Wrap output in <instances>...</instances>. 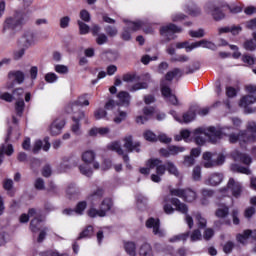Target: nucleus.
Masks as SVG:
<instances>
[{
  "label": "nucleus",
  "instance_id": "f257e3e1",
  "mask_svg": "<svg viewBox=\"0 0 256 256\" xmlns=\"http://www.w3.org/2000/svg\"><path fill=\"white\" fill-rule=\"evenodd\" d=\"M227 131H233V127H222L217 128L215 126H210L207 129L197 128L194 130V141L196 145H205V138L201 135L208 137L210 143H217L223 139V135L227 136Z\"/></svg>",
  "mask_w": 256,
  "mask_h": 256
},
{
  "label": "nucleus",
  "instance_id": "f03ea898",
  "mask_svg": "<svg viewBox=\"0 0 256 256\" xmlns=\"http://www.w3.org/2000/svg\"><path fill=\"white\" fill-rule=\"evenodd\" d=\"M23 25H25V13L16 11L4 20L2 33L3 35L8 33L9 37H15L17 29L22 28Z\"/></svg>",
  "mask_w": 256,
  "mask_h": 256
},
{
  "label": "nucleus",
  "instance_id": "7ed1b4c3",
  "mask_svg": "<svg viewBox=\"0 0 256 256\" xmlns=\"http://www.w3.org/2000/svg\"><path fill=\"white\" fill-rule=\"evenodd\" d=\"M111 207H113V202L109 198H105L101 205L100 209H95V203H92V207L88 210V217L95 219V217H105L107 215V211H111Z\"/></svg>",
  "mask_w": 256,
  "mask_h": 256
},
{
  "label": "nucleus",
  "instance_id": "20e7f679",
  "mask_svg": "<svg viewBox=\"0 0 256 256\" xmlns=\"http://www.w3.org/2000/svg\"><path fill=\"white\" fill-rule=\"evenodd\" d=\"M160 89L162 96L168 103H171V105L175 106L179 105V99H177V96L173 94L171 87H169V84H167V82L161 81Z\"/></svg>",
  "mask_w": 256,
  "mask_h": 256
},
{
  "label": "nucleus",
  "instance_id": "39448f33",
  "mask_svg": "<svg viewBox=\"0 0 256 256\" xmlns=\"http://www.w3.org/2000/svg\"><path fill=\"white\" fill-rule=\"evenodd\" d=\"M227 191H231L233 197L238 199V197H241V193H243V186L235 181V178H230L226 187L221 189L222 193H225Z\"/></svg>",
  "mask_w": 256,
  "mask_h": 256
},
{
  "label": "nucleus",
  "instance_id": "423d86ee",
  "mask_svg": "<svg viewBox=\"0 0 256 256\" xmlns=\"http://www.w3.org/2000/svg\"><path fill=\"white\" fill-rule=\"evenodd\" d=\"M8 79L12 81V83L7 86V89H13L15 83H17V85H23V83H25V72L21 70H12L8 72Z\"/></svg>",
  "mask_w": 256,
  "mask_h": 256
},
{
  "label": "nucleus",
  "instance_id": "0eeeda50",
  "mask_svg": "<svg viewBox=\"0 0 256 256\" xmlns=\"http://www.w3.org/2000/svg\"><path fill=\"white\" fill-rule=\"evenodd\" d=\"M85 119V112L79 110L74 112L72 116L73 124L71 125V131L74 135H81V120Z\"/></svg>",
  "mask_w": 256,
  "mask_h": 256
},
{
  "label": "nucleus",
  "instance_id": "6e6552de",
  "mask_svg": "<svg viewBox=\"0 0 256 256\" xmlns=\"http://www.w3.org/2000/svg\"><path fill=\"white\" fill-rule=\"evenodd\" d=\"M146 167H149L150 169L156 168V173L161 176L167 171V166H165L163 161L159 158H150L147 160Z\"/></svg>",
  "mask_w": 256,
  "mask_h": 256
},
{
  "label": "nucleus",
  "instance_id": "1a4fd4ad",
  "mask_svg": "<svg viewBox=\"0 0 256 256\" xmlns=\"http://www.w3.org/2000/svg\"><path fill=\"white\" fill-rule=\"evenodd\" d=\"M143 27V22H130L128 24V27L123 29V32L121 34V38L123 41H131V32L130 31H139Z\"/></svg>",
  "mask_w": 256,
  "mask_h": 256
},
{
  "label": "nucleus",
  "instance_id": "9d476101",
  "mask_svg": "<svg viewBox=\"0 0 256 256\" xmlns=\"http://www.w3.org/2000/svg\"><path fill=\"white\" fill-rule=\"evenodd\" d=\"M83 106H85V107L89 106V98H88L87 94H84V95L78 97V99L76 101L68 104L65 107V113L71 114V113H73L74 107H83Z\"/></svg>",
  "mask_w": 256,
  "mask_h": 256
},
{
  "label": "nucleus",
  "instance_id": "9b49d317",
  "mask_svg": "<svg viewBox=\"0 0 256 256\" xmlns=\"http://www.w3.org/2000/svg\"><path fill=\"white\" fill-rule=\"evenodd\" d=\"M18 45L24 47L25 49H29L32 45H35V32L26 31L20 40H18Z\"/></svg>",
  "mask_w": 256,
  "mask_h": 256
},
{
  "label": "nucleus",
  "instance_id": "f8f14e48",
  "mask_svg": "<svg viewBox=\"0 0 256 256\" xmlns=\"http://www.w3.org/2000/svg\"><path fill=\"white\" fill-rule=\"evenodd\" d=\"M124 149L128 151V153H141V142H133V136L129 135L124 138Z\"/></svg>",
  "mask_w": 256,
  "mask_h": 256
},
{
  "label": "nucleus",
  "instance_id": "ddd939ff",
  "mask_svg": "<svg viewBox=\"0 0 256 256\" xmlns=\"http://www.w3.org/2000/svg\"><path fill=\"white\" fill-rule=\"evenodd\" d=\"M43 149V151H49L51 149V142H49V136L44 137L42 140H37L32 148V153L37 155Z\"/></svg>",
  "mask_w": 256,
  "mask_h": 256
},
{
  "label": "nucleus",
  "instance_id": "4468645a",
  "mask_svg": "<svg viewBox=\"0 0 256 256\" xmlns=\"http://www.w3.org/2000/svg\"><path fill=\"white\" fill-rule=\"evenodd\" d=\"M63 127H65V119L54 120L49 127L50 135H52L53 137H57V135H61V130L63 129Z\"/></svg>",
  "mask_w": 256,
  "mask_h": 256
},
{
  "label": "nucleus",
  "instance_id": "2eb2a0df",
  "mask_svg": "<svg viewBox=\"0 0 256 256\" xmlns=\"http://www.w3.org/2000/svg\"><path fill=\"white\" fill-rule=\"evenodd\" d=\"M79 165V158L76 156H68L63 158V162L60 167L63 171H67L68 169H73V167H77Z\"/></svg>",
  "mask_w": 256,
  "mask_h": 256
},
{
  "label": "nucleus",
  "instance_id": "dca6fc26",
  "mask_svg": "<svg viewBox=\"0 0 256 256\" xmlns=\"http://www.w3.org/2000/svg\"><path fill=\"white\" fill-rule=\"evenodd\" d=\"M146 227L147 229H153V233L154 235H159V237H161L163 235V232H161V222L159 221V218H149L146 221Z\"/></svg>",
  "mask_w": 256,
  "mask_h": 256
},
{
  "label": "nucleus",
  "instance_id": "f3484780",
  "mask_svg": "<svg viewBox=\"0 0 256 256\" xmlns=\"http://www.w3.org/2000/svg\"><path fill=\"white\" fill-rule=\"evenodd\" d=\"M169 201L174 205L175 211H178V213H182V215H187L189 213V206L181 202L178 198H171Z\"/></svg>",
  "mask_w": 256,
  "mask_h": 256
},
{
  "label": "nucleus",
  "instance_id": "a211bd4d",
  "mask_svg": "<svg viewBox=\"0 0 256 256\" xmlns=\"http://www.w3.org/2000/svg\"><path fill=\"white\" fill-rule=\"evenodd\" d=\"M160 33L165 37H171L174 33H181V28L175 24H169L160 28Z\"/></svg>",
  "mask_w": 256,
  "mask_h": 256
},
{
  "label": "nucleus",
  "instance_id": "6ab92c4d",
  "mask_svg": "<svg viewBox=\"0 0 256 256\" xmlns=\"http://www.w3.org/2000/svg\"><path fill=\"white\" fill-rule=\"evenodd\" d=\"M231 157L234 161L244 163V165H250L251 163V157L249 155L243 154L237 150L232 152Z\"/></svg>",
  "mask_w": 256,
  "mask_h": 256
},
{
  "label": "nucleus",
  "instance_id": "aec40b11",
  "mask_svg": "<svg viewBox=\"0 0 256 256\" xmlns=\"http://www.w3.org/2000/svg\"><path fill=\"white\" fill-rule=\"evenodd\" d=\"M243 31V27L241 26H225L218 28V35H223V33H231L232 35H239V33Z\"/></svg>",
  "mask_w": 256,
  "mask_h": 256
},
{
  "label": "nucleus",
  "instance_id": "412c9836",
  "mask_svg": "<svg viewBox=\"0 0 256 256\" xmlns=\"http://www.w3.org/2000/svg\"><path fill=\"white\" fill-rule=\"evenodd\" d=\"M117 98L119 99V102H117V105H122L125 107H129V104L131 103V95L129 92L120 91L117 94Z\"/></svg>",
  "mask_w": 256,
  "mask_h": 256
},
{
  "label": "nucleus",
  "instance_id": "4be33fe9",
  "mask_svg": "<svg viewBox=\"0 0 256 256\" xmlns=\"http://www.w3.org/2000/svg\"><path fill=\"white\" fill-rule=\"evenodd\" d=\"M223 182V175L221 173H214L210 175L208 180L206 181V185H210L211 187H217V185Z\"/></svg>",
  "mask_w": 256,
  "mask_h": 256
},
{
  "label": "nucleus",
  "instance_id": "5701e85b",
  "mask_svg": "<svg viewBox=\"0 0 256 256\" xmlns=\"http://www.w3.org/2000/svg\"><path fill=\"white\" fill-rule=\"evenodd\" d=\"M240 145L241 143H253L255 142V135L249 134L248 130H241L239 133Z\"/></svg>",
  "mask_w": 256,
  "mask_h": 256
},
{
  "label": "nucleus",
  "instance_id": "b1692460",
  "mask_svg": "<svg viewBox=\"0 0 256 256\" xmlns=\"http://www.w3.org/2000/svg\"><path fill=\"white\" fill-rule=\"evenodd\" d=\"M124 249L129 256H137V244L133 241H124Z\"/></svg>",
  "mask_w": 256,
  "mask_h": 256
},
{
  "label": "nucleus",
  "instance_id": "393cba45",
  "mask_svg": "<svg viewBox=\"0 0 256 256\" xmlns=\"http://www.w3.org/2000/svg\"><path fill=\"white\" fill-rule=\"evenodd\" d=\"M175 77H183V70L179 69V68H174L173 70L169 71L166 73L165 75V83H167V81H173V79H175Z\"/></svg>",
  "mask_w": 256,
  "mask_h": 256
},
{
  "label": "nucleus",
  "instance_id": "a878e982",
  "mask_svg": "<svg viewBox=\"0 0 256 256\" xmlns=\"http://www.w3.org/2000/svg\"><path fill=\"white\" fill-rule=\"evenodd\" d=\"M14 111L17 117H23V113H25V100H23V98L15 102Z\"/></svg>",
  "mask_w": 256,
  "mask_h": 256
},
{
  "label": "nucleus",
  "instance_id": "bb28decb",
  "mask_svg": "<svg viewBox=\"0 0 256 256\" xmlns=\"http://www.w3.org/2000/svg\"><path fill=\"white\" fill-rule=\"evenodd\" d=\"M253 103H256V97L253 95H246L241 98L239 106L247 109V107H249V105H253Z\"/></svg>",
  "mask_w": 256,
  "mask_h": 256
},
{
  "label": "nucleus",
  "instance_id": "cd10ccee",
  "mask_svg": "<svg viewBox=\"0 0 256 256\" xmlns=\"http://www.w3.org/2000/svg\"><path fill=\"white\" fill-rule=\"evenodd\" d=\"M182 199L186 201V203H193V201L197 199V193L191 190V188H186Z\"/></svg>",
  "mask_w": 256,
  "mask_h": 256
},
{
  "label": "nucleus",
  "instance_id": "c85d7f7f",
  "mask_svg": "<svg viewBox=\"0 0 256 256\" xmlns=\"http://www.w3.org/2000/svg\"><path fill=\"white\" fill-rule=\"evenodd\" d=\"M197 108H190L189 111L183 114V123H191V121H195V117L197 116Z\"/></svg>",
  "mask_w": 256,
  "mask_h": 256
},
{
  "label": "nucleus",
  "instance_id": "c756f323",
  "mask_svg": "<svg viewBox=\"0 0 256 256\" xmlns=\"http://www.w3.org/2000/svg\"><path fill=\"white\" fill-rule=\"evenodd\" d=\"M14 150H13V145L8 144L7 148H5V144H2L0 146V165L3 163V156L6 154L8 156L13 155Z\"/></svg>",
  "mask_w": 256,
  "mask_h": 256
},
{
  "label": "nucleus",
  "instance_id": "7c9ffc66",
  "mask_svg": "<svg viewBox=\"0 0 256 256\" xmlns=\"http://www.w3.org/2000/svg\"><path fill=\"white\" fill-rule=\"evenodd\" d=\"M211 14L215 21H221L225 17V13L218 6L211 7Z\"/></svg>",
  "mask_w": 256,
  "mask_h": 256
},
{
  "label": "nucleus",
  "instance_id": "2f4dec72",
  "mask_svg": "<svg viewBox=\"0 0 256 256\" xmlns=\"http://www.w3.org/2000/svg\"><path fill=\"white\" fill-rule=\"evenodd\" d=\"M95 152L93 150H87L82 154V161L86 163V165H90V163H93L95 161Z\"/></svg>",
  "mask_w": 256,
  "mask_h": 256
},
{
  "label": "nucleus",
  "instance_id": "473e14b6",
  "mask_svg": "<svg viewBox=\"0 0 256 256\" xmlns=\"http://www.w3.org/2000/svg\"><path fill=\"white\" fill-rule=\"evenodd\" d=\"M41 223H43V219L40 217H35L30 222V229L33 233H37V231H41Z\"/></svg>",
  "mask_w": 256,
  "mask_h": 256
},
{
  "label": "nucleus",
  "instance_id": "72a5a7b5",
  "mask_svg": "<svg viewBox=\"0 0 256 256\" xmlns=\"http://www.w3.org/2000/svg\"><path fill=\"white\" fill-rule=\"evenodd\" d=\"M231 171H233V173H243L244 175H251V170H249V168L243 167L239 164H232Z\"/></svg>",
  "mask_w": 256,
  "mask_h": 256
},
{
  "label": "nucleus",
  "instance_id": "f704fd0d",
  "mask_svg": "<svg viewBox=\"0 0 256 256\" xmlns=\"http://www.w3.org/2000/svg\"><path fill=\"white\" fill-rule=\"evenodd\" d=\"M140 256H153V248L149 243H144L140 247Z\"/></svg>",
  "mask_w": 256,
  "mask_h": 256
},
{
  "label": "nucleus",
  "instance_id": "c9c22d12",
  "mask_svg": "<svg viewBox=\"0 0 256 256\" xmlns=\"http://www.w3.org/2000/svg\"><path fill=\"white\" fill-rule=\"evenodd\" d=\"M3 189H5V191H7L8 195L10 197H13L15 195V191L13 190V180L5 179L3 181Z\"/></svg>",
  "mask_w": 256,
  "mask_h": 256
},
{
  "label": "nucleus",
  "instance_id": "e433bc0d",
  "mask_svg": "<svg viewBox=\"0 0 256 256\" xmlns=\"http://www.w3.org/2000/svg\"><path fill=\"white\" fill-rule=\"evenodd\" d=\"M87 237H93V226H87L77 237L76 241H81V239H87Z\"/></svg>",
  "mask_w": 256,
  "mask_h": 256
},
{
  "label": "nucleus",
  "instance_id": "4c0bfd02",
  "mask_svg": "<svg viewBox=\"0 0 256 256\" xmlns=\"http://www.w3.org/2000/svg\"><path fill=\"white\" fill-rule=\"evenodd\" d=\"M67 196L70 199H75V197L79 196V189L75 186V184H70L66 190Z\"/></svg>",
  "mask_w": 256,
  "mask_h": 256
},
{
  "label": "nucleus",
  "instance_id": "58836bf2",
  "mask_svg": "<svg viewBox=\"0 0 256 256\" xmlns=\"http://www.w3.org/2000/svg\"><path fill=\"white\" fill-rule=\"evenodd\" d=\"M104 193L105 191L103 190V188H98L92 194L89 195L88 199L90 201L101 200L103 198Z\"/></svg>",
  "mask_w": 256,
  "mask_h": 256
},
{
  "label": "nucleus",
  "instance_id": "ea45409f",
  "mask_svg": "<svg viewBox=\"0 0 256 256\" xmlns=\"http://www.w3.org/2000/svg\"><path fill=\"white\" fill-rule=\"evenodd\" d=\"M215 215H216V217H218V219H226V217H229V208L227 206L218 208L215 211Z\"/></svg>",
  "mask_w": 256,
  "mask_h": 256
},
{
  "label": "nucleus",
  "instance_id": "a19ab883",
  "mask_svg": "<svg viewBox=\"0 0 256 256\" xmlns=\"http://www.w3.org/2000/svg\"><path fill=\"white\" fill-rule=\"evenodd\" d=\"M166 171L170 173V175H174L175 177H179V170L177 169V166L171 161L166 162Z\"/></svg>",
  "mask_w": 256,
  "mask_h": 256
},
{
  "label": "nucleus",
  "instance_id": "79ce46f5",
  "mask_svg": "<svg viewBox=\"0 0 256 256\" xmlns=\"http://www.w3.org/2000/svg\"><path fill=\"white\" fill-rule=\"evenodd\" d=\"M189 235H191V232L178 234L170 238L169 241L170 243H177V241H187V239H189Z\"/></svg>",
  "mask_w": 256,
  "mask_h": 256
},
{
  "label": "nucleus",
  "instance_id": "37998d69",
  "mask_svg": "<svg viewBox=\"0 0 256 256\" xmlns=\"http://www.w3.org/2000/svg\"><path fill=\"white\" fill-rule=\"evenodd\" d=\"M186 13L191 15V17H197L201 15V8L197 7L196 5L187 6Z\"/></svg>",
  "mask_w": 256,
  "mask_h": 256
},
{
  "label": "nucleus",
  "instance_id": "c03bdc74",
  "mask_svg": "<svg viewBox=\"0 0 256 256\" xmlns=\"http://www.w3.org/2000/svg\"><path fill=\"white\" fill-rule=\"evenodd\" d=\"M170 195H172V197H179L180 199H183V197L185 196V189H181V188H170Z\"/></svg>",
  "mask_w": 256,
  "mask_h": 256
},
{
  "label": "nucleus",
  "instance_id": "a18cd8bd",
  "mask_svg": "<svg viewBox=\"0 0 256 256\" xmlns=\"http://www.w3.org/2000/svg\"><path fill=\"white\" fill-rule=\"evenodd\" d=\"M168 149H170V155L172 156L179 155V153H183V151H185V147L175 145H169Z\"/></svg>",
  "mask_w": 256,
  "mask_h": 256
},
{
  "label": "nucleus",
  "instance_id": "49530a36",
  "mask_svg": "<svg viewBox=\"0 0 256 256\" xmlns=\"http://www.w3.org/2000/svg\"><path fill=\"white\" fill-rule=\"evenodd\" d=\"M143 137L146 139V141H150L151 143L157 142V135L151 130L145 131Z\"/></svg>",
  "mask_w": 256,
  "mask_h": 256
},
{
  "label": "nucleus",
  "instance_id": "de8ad7c7",
  "mask_svg": "<svg viewBox=\"0 0 256 256\" xmlns=\"http://www.w3.org/2000/svg\"><path fill=\"white\" fill-rule=\"evenodd\" d=\"M189 35L195 39H201L202 37H205V30H203V28L198 30H190Z\"/></svg>",
  "mask_w": 256,
  "mask_h": 256
},
{
  "label": "nucleus",
  "instance_id": "09e8293b",
  "mask_svg": "<svg viewBox=\"0 0 256 256\" xmlns=\"http://www.w3.org/2000/svg\"><path fill=\"white\" fill-rule=\"evenodd\" d=\"M196 221L199 229H205L207 227V219H205L200 213L196 214Z\"/></svg>",
  "mask_w": 256,
  "mask_h": 256
},
{
  "label": "nucleus",
  "instance_id": "8fccbe9b",
  "mask_svg": "<svg viewBox=\"0 0 256 256\" xmlns=\"http://www.w3.org/2000/svg\"><path fill=\"white\" fill-rule=\"evenodd\" d=\"M243 47L246 51H256V43L255 40L250 39L246 40L243 44Z\"/></svg>",
  "mask_w": 256,
  "mask_h": 256
},
{
  "label": "nucleus",
  "instance_id": "3c124183",
  "mask_svg": "<svg viewBox=\"0 0 256 256\" xmlns=\"http://www.w3.org/2000/svg\"><path fill=\"white\" fill-rule=\"evenodd\" d=\"M108 149H110V151H116L118 155H123V148H121V144H119V142L111 143L108 145Z\"/></svg>",
  "mask_w": 256,
  "mask_h": 256
},
{
  "label": "nucleus",
  "instance_id": "603ef678",
  "mask_svg": "<svg viewBox=\"0 0 256 256\" xmlns=\"http://www.w3.org/2000/svg\"><path fill=\"white\" fill-rule=\"evenodd\" d=\"M79 26L80 35H87L89 33V25H87L85 22L78 20L77 21Z\"/></svg>",
  "mask_w": 256,
  "mask_h": 256
},
{
  "label": "nucleus",
  "instance_id": "864d4df0",
  "mask_svg": "<svg viewBox=\"0 0 256 256\" xmlns=\"http://www.w3.org/2000/svg\"><path fill=\"white\" fill-rule=\"evenodd\" d=\"M85 209H87V202L85 201H81L76 205V208L74 209V212L77 215H83V211H85Z\"/></svg>",
  "mask_w": 256,
  "mask_h": 256
},
{
  "label": "nucleus",
  "instance_id": "5fc2aeb1",
  "mask_svg": "<svg viewBox=\"0 0 256 256\" xmlns=\"http://www.w3.org/2000/svg\"><path fill=\"white\" fill-rule=\"evenodd\" d=\"M24 94L25 90L21 87L16 88L12 91V96L14 97V99H17V101H19V99H23Z\"/></svg>",
  "mask_w": 256,
  "mask_h": 256
},
{
  "label": "nucleus",
  "instance_id": "6e6d98bb",
  "mask_svg": "<svg viewBox=\"0 0 256 256\" xmlns=\"http://www.w3.org/2000/svg\"><path fill=\"white\" fill-rule=\"evenodd\" d=\"M233 249H235V243H233V241H228L223 245V251L226 255L232 253Z\"/></svg>",
  "mask_w": 256,
  "mask_h": 256
},
{
  "label": "nucleus",
  "instance_id": "4d7b16f0",
  "mask_svg": "<svg viewBox=\"0 0 256 256\" xmlns=\"http://www.w3.org/2000/svg\"><path fill=\"white\" fill-rule=\"evenodd\" d=\"M127 119V112L119 110V115L114 118V123L119 125L120 123H123Z\"/></svg>",
  "mask_w": 256,
  "mask_h": 256
},
{
  "label": "nucleus",
  "instance_id": "13d9d810",
  "mask_svg": "<svg viewBox=\"0 0 256 256\" xmlns=\"http://www.w3.org/2000/svg\"><path fill=\"white\" fill-rule=\"evenodd\" d=\"M34 187L37 189V191H44L45 180H43V178H37L34 182Z\"/></svg>",
  "mask_w": 256,
  "mask_h": 256
},
{
  "label": "nucleus",
  "instance_id": "bf43d9fd",
  "mask_svg": "<svg viewBox=\"0 0 256 256\" xmlns=\"http://www.w3.org/2000/svg\"><path fill=\"white\" fill-rule=\"evenodd\" d=\"M195 165V158L192 155L185 156L183 161L184 167H193Z\"/></svg>",
  "mask_w": 256,
  "mask_h": 256
},
{
  "label": "nucleus",
  "instance_id": "052dcab7",
  "mask_svg": "<svg viewBox=\"0 0 256 256\" xmlns=\"http://www.w3.org/2000/svg\"><path fill=\"white\" fill-rule=\"evenodd\" d=\"M201 230L199 229H195L194 231H192L191 235H190V241L195 242V241H201Z\"/></svg>",
  "mask_w": 256,
  "mask_h": 256
},
{
  "label": "nucleus",
  "instance_id": "680f3d73",
  "mask_svg": "<svg viewBox=\"0 0 256 256\" xmlns=\"http://www.w3.org/2000/svg\"><path fill=\"white\" fill-rule=\"evenodd\" d=\"M104 31L107 33L109 37H115L119 31L117 30L116 27L113 26H106L104 28Z\"/></svg>",
  "mask_w": 256,
  "mask_h": 256
},
{
  "label": "nucleus",
  "instance_id": "e2e57ef3",
  "mask_svg": "<svg viewBox=\"0 0 256 256\" xmlns=\"http://www.w3.org/2000/svg\"><path fill=\"white\" fill-rule=\"evenodd\" d=\"M149 84L147 82H138L132 86L130 91H139V89H147Z\"/></svg>",
  "mask_w": 256,
  "mask_h": 256
},
{
  "label": "nucleus",
  "instance_id": "0e129e2a",
  "mask_svg": "<svg viewBox=\"0 0 256 256\" xmlns=\"http://www.w3.org/2000/svg\"><path fill=\"white\" fill-rule=\"evenodd\" d=\"M96 43L97 45H105V43L109 42V38L105 34H99L96 36Z\"/></svg>",
  "mask_w": 256,
  "mask_h": 256
},
{
  "label": "nucleus",
  "instance_id": "69168bd1",
  "mask_svg": "<svg viewBox=\"0 0 256 256\" xmlns=\"http://www.w3.org/2000/svg\"><path fill=\"white\" fill-rule=\"evenodd\" d=\"M246 129L249 133H251V135H255V139H256V123H255V121L248 122Z\"/></svg>",
  "mask_w": 256,
  "mask_h": 256
},
{
  "label": "nucleus",
  "instance_id": "338daca9",
  "mask_svg": "<svg viewBox=\"0 0 256 256\" xmlns=\"http://www.w3.org/2000/svg\"><path fill=\"white\" fill-rule=\"evenodd\" d=\"M95 119H103V117H107V111H105L103 108H100L94 112Z\"/></svg>",
  "mask_w": 256,
  "mask_h": 256
},
{
  "label": "nucleus",
  "instance_id": "774afa93",
  "mask_svg": "<svg viewBox=\"0 0 256 256\" xmlns=\"http://www.w3.org/2000/svg\"><path fill=\"white\" fill-rule=\"evenodd\" d=\"M215 235V231L212 228H207L204 233L203 237L205 241H210V239Z\"/></svg>",
  "mask_w": 256,
  "mask_h": 256
}]
</instances>
